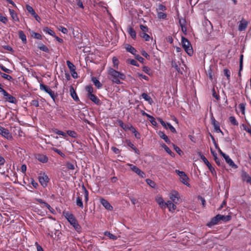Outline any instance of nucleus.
<instances>
[{
  "label": "nucleus",
  "instance_id": "13d9d810",
  "mask_svg": "<svg viewBox=\"0 0 251 251\" xmlns=\"http://www.w3.org/2000/svg\"><path fill=\"white\" fill-rule=\"evenodd\" d=\"M0 21L2 23L6 24L8 21L7 17L3 16L1 13H0Z\"/></svg>",
  "mask_w": 251,
  "mask_h": 251
},
{
  "label": "nucleus",
  "instance_id": "4d7b16f0",
  "mask_svg": "<svg viewBox=\"0 0 251 251\" xmlns=\"http://www.w3.org/2000/svg\"><path fill=\"white\" fill-rule=\"evenodd\" d=\"M245 105L246 104L244 103H241L239 104V108L240 109L242 114L244 115L245 114Z\"/></svg>",
  "mask_w": 251,
  "mask_h": 251
},
{
  "label": "nucleus",
  "instance_id": "5701e85b",
  "mask_svg": "<svg viewBox=\"0 0 251 251\" xmlns=\"http://www.w3.org/2000/svg\"><path fill=\"white\" fill-rule=\"evenodd\" d=\"M38 45V48L40 49L41 50L44 51L47 53H49L50 51L49 49L48 48L47 46L44 45L42 43L40 42L37 43Z\"/></svg>",
  "mask_w": 251,
  "mask_h": 251
},
{
  "label": "nucleus",
  "instance_id": "a211bd4d",
  "mask_svg": "<svg viewBox=\"0 0 251 251\" xmlns=\"http://www.w3.org/2000/svg\"><path fill=\"white\" fill-rule=\"evenodd\" d=\"M87 97L95 104L97 105L100 104V100L94 94H91L88 95Z\"/></svg>",
  "mask_w": 251,
  "mask_h": 251
},
{
  "label": "nucleus",
  "instance_id": "bb28decb",
  "mask_svg": "<svg viewBox=\"0 0 251 251\" xmlns=\"http://www.w3.org/2000/svg\"><path fill=\"white\" fill-rule=\"evenodd\" d=\"M70 92L71 94V96L72 97V98L76 101H79V98L78 97L77 94L76 93L73 87H71L70 89Z\"/></svg>",
  "mask_w": 251,
  "mask_h": 251
},
{
  "label": "nucleus",
  "instance_id": "de8ad7c7",
  "mask_svg": "<svg viewBox=\"0 0 251 251\" xmlns=\"http://www.w3.org/2000/svg\"><path fill=\"white\" fill-rule=\"evenodd\" d=\"M76 204L80 207L83 208V204L82 201V199L79 196L76 198Z\"/></svg>",
  "mask_w": 251,
  "mask_h": 251
},
{
  "label": "nucleus",
  "instance_id": "f3484780",
  "mask_svg": "<svg viewBox=\"0 0 251 251\" xmlns=\"http://www.w3.org/2000/svg\"><path fill=\"white\" fill-rule=\"evenodd\" d=\"M14 154L17 155L18 157H24L25 153V151L24 149L22 148H18L15 150Z\"/></svg>",
  "mask_w": 251,
  "mask_h": 251
},
{
  "label": "nucleus",
  "instance_id": "0e129e2a",
  "mask_svg": "<svg viewBox=\"0 0 251 251\" xmlns=\"http://www.w3.org/2000/svg\"><path fill=\"white\" fill-rule=\"evenodd\" d=\"M58 29H59V31H61L64 34H66L68 33V30L65 27H63L62 26H60L58 27Z\"/></svg>",
  "mask_w": 251,
  "mask_h": 251
},
{
  "label": "nucleus",
  "instance_id": "1a4fd4ad",
  "mask_svg": "<svg viewBox=\"0 0 251 251\" xmlns=\"http://www.w3.org/2000/svg\"><path fill=\"white\" fill-rule=\"evenodd\" d=\"M170 199L176 203H177L180 201L179 194L178 192L174 191L170 194Z\"/></svg>",
  "mask_w": 251,
  "mask_h": 251
},
{
  "label": "nucleus",
  "instance_id": "e2e57ef3",
  "mask_svg": "<svg viewBox=\"0 0 251 251\" xmlns=\"http://www.w3.org/2000/svg\"><path fill=\"white\" fill-rule=\"evenodd\" d=\"M30 104H31V105L34 106L36 107H38L39 105L38 100H35V99L31 100V101L30 102Z\"/></svg>",
  "mask_w": 251,
  "mask_h": 251
},
{
  "label": "nucleus",
  "instance_id": "69168bd1",
  "mask_svg": "<svg viewBox=\"0 0 251 251\" xmlns=\"http://www.w3.org/2000/svg\"><path fill=\"white\" fill-rule=\"evenodd\" d=\"M149 120H150V122L153 126H156V125H157L156 122L155 121V118L153 116L150 115V117H149Z\"/></svg>",
  "mask_w": 251,
  "mask_h": 251
},
{
  "label": "nucleus",
  "instance_id": "09e8293b",
  "mask_svg": "<svg viewBox=\"0 0 251 251\" xmlns=\"http://www.w3.org/2000/svg\"><path fill=\"white\" fill-rule=\"evenodd\" d=\"M224 74L226 76L227 79L229 81L230 79V71L227 69H225L224 70Z\"/></svg>",
  "mask_w": 251,
  "mask_h": 251
},
{
  "label": "nucleus",
  "instance_id": "f257e3e1",
  "mask_svg": "<svg viewBox=\"0 0 251 251\" xmlns=\"http://www.w3.org/2000/svg\"><path fill=\"white\" fill-rule=\"evenodd\" d=\"M107 73L109 76V79L114 83L120 84L122 83L121 79L124 80L126 78L124 74L117 71L111 67L108 68Z\"/></svg>",
  "mask_w": 251,
  "mask_h": 251
},
{
  "label": "nucleus",
  "instance_id": "a19ab883",
  "mask_svg": "<svg viewBox=\"0 0 251 251\" xmlns=\"http://www.w3.org/2000/svg\"><path fill=\"white\" fill-rule=\"evenodd\" d=\"M31 35L32 37L34 38L38 39V40H42V35L38 33L35 32L34 31H32L31 33Z\"/></svg>",
  "mask_w": 251,
  "mask_h": 251
},
{
  "label": "nucleus",
  "instance_id": "bf43d9fd",
  "mask_svg": "<svg viewBox=\"0 0 251 251\" xmlns=\"http://www.w3.org/2000/svg\"><path fill=\"white\" fill-rule=\"evenodd\" d=\"M0 68L1 70H2L3 72L7 73V74H10L12 72V71L9 69L6 68L3 65H0Z\"/></svg>",
  "mask_w": 251,
  "mask_h": 251
},
{
  "label": "nucleus",
  "instance_id": "5fc2aeb1",
  "mask_svg": "<svg viewBox=\"0 0 251 251\" xmlns=\"http://www.w3.org/2000/svg\"><path fill=\"white\" fill-rule=\"evenodd\" d=\"M146 182L152 188H154L155 186V183L152 180L147 178L146 180Z\"/></svg>",
  "mask_w": 251,
  "mask_h": 251
},
{
  "label": "nucleus",
  "instance_id": "052dcab7",
  "mask_svg": "<svg viewBox=\"0 0 251 251\" xmlns=\"http://www.w3.org/2000/svg\"><path fill=\"white\" fill-rule=\"evenodd\" d=\"M66 166L67 167V168L69 170H74L75 169L74 165L69 162H67L66 163Z\"/></svg>",
  "mask_w": 251,
  "mask_h": 251
},
{
  "label": "nucleus",
  "instance_id": "338daca9",
  "mask_svg": "<svg viewBox=\"0 0 251 251\" xmlns=\"http://www.w3.org/2000/svg\"><path fill=\"white\" fill-rule=\"evenodd\" d=\"M135 58L136 60H137L138 61H139L140 63H144V59L141 57V56H140L139 55L137 54H135Z\"/></svg>",
  "mask_w": 251,
  "mask_h": 251
},
{
  "label": "nucleus",
  "instance_id": "6e6552de",
  "mask_svg": "<svg viewBox=\"0 0 251 251\" xmlns=\"http://www.w3.org/2000/svg\"><path fill=\"white\" fill-rule=\"evenodd\" d=\"M249 23L245 19L242 18L239 22L238 29L240 31H245L248 27Z\"/></svg>",
  "mask_w": 251,
  "mask_h": 251
},
{
  "label": "nucleus",
  "instance_id": "9b49d317",
  "mask_svg": "<svg viewBox=\"0 0 251 251\" xmlns=\"http://www.w3.org/2000/svg\"><path fill=\"white\" fill-rule=\"evenodd\" d=\"M241 177L243 182H246L248 183L251 180V176H249L247 172L245 170H242L241 172Z\"/></svg>",
  "mask_w": 251,
  "mask_h": 251
},
{
  "label": "nucleus",
  "instance_id": "4be33fe9",
  "mask_svg": "<svg viewBox=\"0 0 251 251\" xmlns=\"http://www.w3.org/2000/svg\"><path fill=\"white\" fill-rule=\"evenodd\" d=\"M139 27L141 29V31L139 32V33H149L151 34L150 29L147 25L140 24Z\"/></svg>",
  "mask_w": 251,
  "mask_h": 251
},
{
  "label": "nucleus",
  "instance_id": "c9c22d12",
  "mask_svg": "<svg viewBox=\"0 0 251 251\" xmlns=\"http://www.w3.org/2000/svg\"><path fill=\"white\" fill-rule=\"evenodd\" d=\"M156 200L157 203L161 207H164V208H165V204L164 203H165L166 202L164 201V200L162 197H159L157 199H156Z\"/></svg>",
  "mask_w": 251,
  "mask_h": 251
},
{
  "label": "nucleus",
  "instance_id": "603ef678",
  "mask_svg": "<svg viewBox=\"0 0 251 251\" xmlns=\"http://www.w3.org/2000/svg\"><path fill=\"white\" fill-rule=\"evenodd\" d=\"M142 70L143 72H144L145 73H146L147 74H148V75H151V69L148 67V66H144L143 67H142Z\"/></svg>",
  "mask_w": 251,
  "mask_h": 251
},
{
  "label": "nucleus",
  "instance_id": "39448f33",
  "mask_svg": "<svg viewBox=\"0 0 251 251\" xmlns=\"http://www.w3.org/2000/svg\"><path fill=\"white\" fill-rule=\"evenodd\" d=\"M38 179L41 185L44 187H46L48 185V183L50 180L48 176L45 173L40 174L38 177Z\"/></svg>",
  "mask_w": 251,
  "mask_h": 251
},
{
  "label": "nucleus",
  "instance_id": "6ab92c4d",
  "mask_svg": "<svg viewBox=\"0 0 251 251\" xmlns=\"http://www.w3.org/2000/svg\"><path fill=\"white\" fill-rule=\"evenodd\" d=\"M165 204V208L168 207L171 212H173L176 208V205L170 201H168Z\"/></svg>",
  "mask_w": 251,
  "mask_h": 251
},
{
  "label": "nucleus",
  "instance_id": "dca6fc26",
  "mask_svg": "<svg viewBox=\"0 0 251 251\" xmlns=\"http://www.w3.org/2000/svg\"><path fill=\"white\" fill-rule=\"evenodd\" d=\"M100 202L101 204L105 208V209L108 210H112V206L109 203V202L107 200L102 198L100 200Z\"/></svg>",
  "mask_w": 251,
  "mask_h": 251
},
{
  "label": "nucleus",
  "instance_id": "37998d69",
  "mask_svg": "<svg viewBox=\"0 0 251 251\" xmlns=\"http://www.w3.org/2000/svg\"><path fill=\"white\" fill-rule=\"evenodd\" d=\"M104 235L108 237L110 239H112L113 240H115L117 239V237L116 235L111 233L109 231H105L104 232Z\"/></svg>",
  "mask_w": 251,
  "mask_h": 251
},
{
  "label": "nucleus",
  "instance_id": "6e6d98bb",
  "mask_svg": "<svg viewBox=\"0 0 251 251\" xmlns=\"http://www.w3.org/2000/svg\"><path fill=\"white\" fill-rule=\"evenodd\" d=\"M212 96L215 98L217 100H220V96L219 94H217L216 92V90L214 87L213 88L212 90Z\"/></svg>",
  "mask_w": 251,
  "mask_h": 251
},
{
  "label": "nucleus",
  "instance_id": "49530a36",
  "mask_svg": "<svg viewBox=\"0 0 251 251\" xmlns=\"http://www.w3.org/2000/svg\"><path fill=\"white\" fill-rule=\"evenodd\" d=\"M85 90L87 92V96L88 95H90L91 94H93L94 92L93 88L91 85H87L85 87Z\"/></svg>",
  "mask_w": 251,
  "mask_h": 251
},
{
  "label": "nucleus",
  "instance_id": "c85d7f7f",
  "mask_svg": "<svg viewBox=\"0 0 251 251\" xmlns=\"http://www.w3.org/2000/svg\"><path fill=\"white\" fill-rule=\"evenodd\" d=\"M18 34H19V37L22 41V42L24 44H26L27 43L26 37L25 34L23 32V31L19 30L18 31Z\"/></svg>",
  "mask_w": 251,
  "mask_h": 251
},
{
  "label": "nucleus",
  "instance_id": "7ed1b4c3",
  "mask_svg": "<svg viewBox=\"0 0 251 251\" xmlns=\"http://www.w3.org/2000/svg\"><path fill=\"white\" fill-rule=\"evenodd\" d=\"M182 46L185 51L189 55H191L193 53V50L190 42L187 39L184 37L181 38Z\"/></svg>",
  "mask_w": 251,
  "mask_h": 251
},
{
  "label": "nucleus",
  "instance_id": "680f3d73",
  "mask_svg": "<svg viewBox=\"0 0 251 251\" xmlns=\"http://www.w3.org/2000/svg\"><path fill=\"white\" fill-rule=\"evenodd\" d=\"M48 94H49V95L50 96L53 100L55 101V99L56 97V95L54 94V92L51 89H50L49 91L48 92Z\"/></svg>",
  "mask_w": 251,
  "mask_h": 251
},
{
  "label": "nucleus",
  "instance_id": "774afa93",
  "mask_svg": "<svg viewBox=\"0 0 251 251\" xmlns=\"http://www.w3.org/2000/svg\"><path fill=\"white\" fill-rule=\"evenodd\" d=\"M128 62L132 65L135 66H139V64L137 63V61L135 59H129L128 60Z\"/></svg>",
  "mask_w": 251,
  "mask_h": 251
},
{
  "label": "nucleus",
  "instance_id": "4c0bfd02",
  "mask_svg": "<svg viewBox=\"0 0 251 251\" xmlns=\"http://www.w3.org/2000/svg\"><path fill=\"white\" fill-rule=\"evenodd\" d=\"M112 62L113 64V67L114 69H118L119 64V61L118 58L114 56L112 58Z\"/></svg>",
  "mask_w": 251,
  "mask_h": 251
},
{
  "label": "nucleus",
  "instance_id": "aec40b11",
  "mask_svg": "<svg viewBox=\"0 0 251 251\" xmlns=\"http://www.w3.org/2000/svg\"><path fill=\"white\" fill-rule=\"evenodd\" d=\"M9 14H10L12 20L14 22H19V19L18 17L17 14L13 9H9Z\"/></svg>",
  "mask_w": 251,
  "mask_h": 251
},
{
  "label": "nucleus",
  "instance_id": "473e14b6",
  "mask_svg": "<svg viewBox=\"0 0 251 251\" xmlns=\"http://www.w3.org/2000/svg\"><path fill=\"white\" fill-rule=\"evenodd\" d=\"M92 81L98 89H100L102 87V84L96 77H93L92 78Z\"/></svg>",
  "mask_w": 251,
  "mask_h": 251
},
{
  "label": "nucleus",
  "instance_id": "79ce46f5",
  "mask_svg": "<svg viewBox=\"0 0 251 251\" xmlns=\"http://www.w3.org/2000/svg\"><path fill=\"white\" fill-rule=\"evenodd\" d=\"M67 134L69 136H71V137H73L74 138H76L77 137V134L75 131L70 130H67Z\"/></svg>",
  "mask_w": 251,
  "mask_h": 251
},
{
  "label": "nucleus",
  "instance_id": "ddd939ff",
  "mask_svg": "<svg viewBox=\"0 0 251 251\" xmlns=\"http://www.w3.org/2000/svg\"><path fill=\"white\" fill-rule=\"evenodd\" d=\"M26 9L29 13L31 14L32 16H33L35 18L36 20H37V21H39L40 18L38 16V15L36 13L32 7L29 5H26Z\"/></svg>",
  "mask_w": 251,
  "mask_h": 251
},
{
  "label": "nucleus",
  "instance_id": "864d4df0",
  "mask_svg": "<svg viewBox=\"0 0 251 251\" xmlns=\"http://www.w3.org/2000/svg\"><path fill=\"white\" fill-rule=\"evenodd\" d=\"M1 76L2 78L6 79L9 81H11L13 80V78L11 76H10L8 75H7L6 74L2 73L1 74Z\"/></svg>",
  "mask_w": 251,
  "mask_h": 251
},
{
  "label": "nucleus",
  "instance_id": "423d86ee",
  "mask_svg": "<svg viewBox=\"0 0 251 251\" xmlns=\"http://www.w3.org/2000/svg\"><path fill=\"white\" fill-rule=\"evenodd\" d=\"M158 121L160 122L161 125L164 126L165 128H169L171 132L173 133H176V130L175 128L169 123H166L161 118H158Z\"/></svg>",
  "mask_w": 251,
  "mask_h": 251
},
{
  "label": "nucleus",
  "instance_id": "393cba45",
  "mask_svg": "<svg viewBox=\"0 0 251 251\" xmlns=\"http://www.w3.org/2000/svg\"><path fill=\"white\" fill-rule=\"evenodd\" d=\"M126 49L127 51L131 53L134 55H135L137 50L134 47L131 46L130 45L126 44Z\"/></svg>",
  "mask_w": 251,
  "mask_h": 251
},
{
  "label": "nucleus",
  "instance_id": "ea45409f",
  "mask_svg": "<svg viewBox=\"0 0 251 251\" xmlns=\"http://www.w3.org/2000/svg\"><path fill=\"white\" fill-rule=\"evenodd\" d=\"M149 33H139L140 36L144 39L146 41H149L151 39V37L149 34Z\"/></svg>",
  "mask_w": 251,
  "mask_h": 251
},
{
  "label": "nucleus",
  "instance_id": "b1692460",
  "mask_svg": "<svg viewBox=\"0 0 251 251\" xmlns=\"http://www.w3.org/2000/svg\"><path fill=\"white\" fill-rule=\"evenodd\" d=\"M127 31L133 39L135 40L136 38V33L133 27L129 26Z\"/></svg>",
  "mask_w": 251,
  "mask_h": 251
},
{
  "label": "nucleus",
  "instance_id": "58836bf2",
  "mask_svg": "<svg viewBox=\"0 0 251 251\" xmlns=\"http://www.w3.org/2000/svg\"><path fill=\"white\" fill-rule=\"evenodd\" d=\"M228 120L231 125L236 126L238 125V122L234 116H230Z\"/></svg>",
  "mask_w": 251,
  "mask_h": 251
},
{
  "label": "nucleus",
  "instance_id": "9d476101",
  "mask_svg": "<svg viewBox=\"0 0 251 251\" xmlns=\"http://www.w3.org/2000/svg\"><path fill=\"white\" fill-rule=\"evenodd\" d=\"M129 166H130V169L132 170V171L138 174L142 178L145 177V174L137 167L132 164H129Z\"/></svg>",
  "mask_w": 251,
  "mask_h": 251
},
{
  "label": "nucleus",
  "instance_id": "f704fd0d",
  "mask_svg": "<svg viewBox=\"0 0 251 251\" xmlns=\"http://www.w3.org/2000/svg\"><path fill=\"white\" fill-rule=\"evenodd\" d=\"M158 135H159L160 137L163 139L167 143L170 142V140L169 139L168 136L163 132L159 131L158 132Z\"/></svg>",
  "mask_w": 251,
  "mask_h": 251
},
{
  "label": "nucleus",
  "instance_id": "c03bdc74",
  "mask_svg": "<svg viewBox=\"0 0 251 251\" xmlns=\"http://www.w3.org/2000/svg\"><path fill=\"white\" fill-rule=\"evenodd\" d=\"M66 63L68 67L69 68L70 72H73L75 70V66L70 61L67 60L66 61Z\"/></svg>",
  "mask_w": 251,
  "mask_h": 251
},
{
  "label": "nucleus",
  "instance_id": "7c9ffc66",
  "mask_svg": "<svg viewBox=\"0 0 251 251\" xmlns=\"http://www.w3.org/2000/svg\"><path fill=\"white\" fill-rule=\"evenodd\" d=\"M141 96L146 101H148L149 104H151L153 102V100L149 96L147 93H143Z\"/></svg>",
  "mask_w": 251,
  "mask_h": 251
},
{
  "label": "nucleus",
  "instance_id": "c756f323",
  "mask_svg": "<svg viewBox=\"0 0 251 251\" xmlns=\"http://www.w3.org/2000/svg\"><path fill=\"white\" fill-rule=\"evenodd\" d=\"M243 55L241 54L240 56V60H239V70L238 72V76H241V71L243 70Z\"/></svg>",
  "mask_w": 251,
  "mask_h": 251
},
{
  "label": "nucleus",
  "instance_id": "0eeeda50",
  "mask_svg": "<svg viewBox=\"0 0 251 251\" xmlns=\"http://www.w3.org/2000/svg\"><path fill=\"white\" fill-rule=\"evenodd\" d=\"M180 181L184 185L188 187H190V184L188 183V181L189 180V177L187 176L184 172H182L179 175Z\"/></svg>",
  "mask_w": 251,
  "mask_h": 251
},
{
  "label": "nucleus",
  "instance_id": "2f4dec72",
  "mask_svg": "<svg viewBox=\"0 0 251 251\" xmlns=\"http://www.w3.org/2000/svg\"><path fill=\"white\" fill-rule=\"evenodd\" d=\"M218 217L219 218L220 221L221 220L225 222H228L230 221L231 219V216L229 215L225 216L221 214H218Z\"/></svg>",
  "mask_w": 251,
  "mask_h": 251
},
{
  "label": "nucleus",
  "instance_id": "3c124183",
  "mask_svg": "<svg viewBox=\"0 0 251 251\" xmlns=\"http://www.w3.org/2000/svg\"><path fill=\"white\" fill-rule=\"evenodd\" d=\"M242 126L244 130H246L247 132H248L249 133H250L251 135V126H249L244 124H243L242 125Z\"/></svg>",
  "mask_w": 251,
  "mask_h": 251
},
{
  "label": "nucleus",
  "instance_id": "20e7f679",
  "mask_svg": "<svg viewBox=\"0 0 251 251\" xmlns=\"http://www.w3.org/2000/svg\"><path fill=\"white\" fill-rule=\"evenodd\" d=\"M0 93H1L3 95L4 99L6 101H8L12 103H16L17 101L16 98L9 94L4 89H2V90H0Z\"/></svg>",
  "mask_w": 251,
  "mask_h": 251
},
{
  "label": "nucleus",
  "instance_id": "412c9836",
  "mask_svg": "<svg viewBox=\"0 0 251 251\" xmlns=\"http://www.w3.org/2000/svg\"><path fill=\"white\" fill-rule=\"evenodd\" d=\"M126 142L127 146L132 149V150L134 151V152L137 154H139V151L136 148L134 145L129 140H126Z\"/></svg>",
  "mask_w": 251,
  "mask_h": 251
},
{
  "label": "nucleus",
  "instance_id": "72a5a7b5",
  "mask_svg": "<svg viewBox=\"0 0 251 251\" xmlns=\"http://www.w3.org/2000/svg\"><path fill=\"white\" fill-rule=\"evenodd\" d=\"M43 31L46 33L49 34L52 37L55 36V32L48 27H44L43 28Z\"/></svg>",
  "mask_w": 251,
  "mask_h": 251
},
{
  "label": "nucleus",
  "instance_id": "a18cd8bd",
  "mask_svg": "<svg viewBox=\"0 0 251 251\" xmlns=\"http://www.w3.org/2000/svg\"><path fill=\"white\" fill-rule=\"evenodd\" d=\"M40 89L42 91H44L47 93H48V92H49V90L50 89L48 86L43 83H41L40 84Z\"/></svg>",
  "mask_w": 251,
  "mask_h": 251
},
{
  "label": "nucleus",
  "instance_id": "a878e982",
  "mask_svg": "<svg viewBox=\"0 0 251 251\" xmlns=\"http://www.w3.org/2000/svg\"><path fill=\"white\" fill-rule=\"evenodd\" d=\"M1 135L9 140H11L13 139V137L11 134L9 132V130L6 128L3 131Z\"/></svg>",
  "mask_w": 251,
  "mask_h": 251
},
{
  "label": "nucleus",
  "instance_id": "f8f14e48",
  "mask_svg": "<svg viewBox=\"0 0 251 251\" xmlns=\"http://www.w3.org/2000/svg\"><path fill=\"white\" fill-rule=\"evenodd\" d=\"M211 124H212V125L213 126L214 128V131L216 132H217V133H220V132L222 133V131L221 130L220 127L219 123L218 121H217L215 119V118L214 117H213L211 119Z\"/></svg>",
  "mask_w": 251,
  "mask_h": 251
},
{
  "label": "nucleus",
  "instance_id": "8fccbe9b",
  "mask_svg": "<svg viewBox=\"0 0 251 251\" xmlns=\"http://www.w3.org/2000/svg\"><path fill=\"white\" fill-rule=\"evenodd\" d=\"M137 76L140 79H143L144 80H147L148 81L149 79V78L148 76H147V75H144L141 73H137Z\"/></svg>",
  "mask_w": 251,
  "mask_h": 251
},
{
  "label": "nucleus",
  "instance_id": "2eb2a0df",
  "mask_svg": "<svg viewBox=\"0 0 251 251\" xmlns=\"http://www.w3.org/2000/svg\"><path fill=\"white\" fill-rule=\"evenodd\" d=\"M220 221L219 218L218 217V214L216 216L211 218L210 221L207 223L206 226L209 227H211L213 226L217 225L219 222Z\"/></svg>",
  "mask_w": 251,
  "mask_h": 251
},
{
  "label": "nucleus",
  "instance_id": "f03ea898",
  "mask_svg": "<svg viewBox=\"0 0 251 251\" xmlns=\"http://www.w3.org/2000/svg\"><path fill=\"white\" fill-rule=\"evenodd\" d=\"M63 215L65 217L70 224L73 226L77 232H79L81 231V227L79 225L75 216L72 213H71L68 211H64L63 212Z\"/></svg>",
  "mask_w": 251,
  "mask_h": 251
},
{
  "label": "nucleus",
  "instance_id": "cd10ccee",
  "mask_svg": "<svg viewBox=\"0 0 251 251\" xmlns=\"http://www.w3.org/2000/svg\"><path fill=\"white\" fill-rule=\"evenodd\" d=\"M226 162L229 164V165L233 169H235L238 168V166L232 160L231 158H224Z\"/></svg>",
  "mask_w": 251,
  "mask_h": 251
},
{
  "label": "nucleus",
  "instance_id": "e433bc0d",
  "mask_svg": "<svg viewBox=\"0 0 251 251\" xmlns=\"http://www.w3.org/2000/svg\"><path fill=\"white\" fill-rule=\"evenodd\" d=\"M82 189L84 190L85 202L87 203L89 199V193L84 185H82Z\"/></svg>",
  "mask_w": 251,
  "mask_h": 251
},
{
  "label": "nucleus",
  "instance_id": "4468645a",
  "mask_svg": "<svg viewBox=\"0 0 251 251\" xmlns=\"http://www.w3.org/2000/svg\"><path fill=\"white\" fill-rule=\"evenodd\" d=\"M201 159H202L203 161L204 162V163L206 164V165L208 168L209 171L211 173L212 175H216V172L215 170V169L213 167V166L211 165V163L208 161L207 159V158H201Z\"/></svg>",
  "mask_w": 251,
  "mask_h": 251
}]
</instances>
